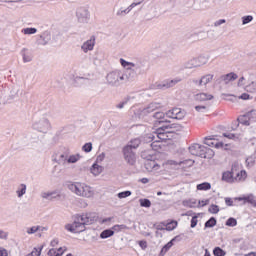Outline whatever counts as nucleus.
Returning a JSON list of instances; mask_svg holds the SVG:
<instances>
[{"mask_svg": "<svg viewBox=\"0 0 256 256\" xmlns=\"http://www.w3.org/2000/svg\"><path fill=\"white\" fill-rule=\"evenodd\" d=\"M72 224H66L65 229L70 233H83L87 229V225H93L99 219V216L93 212L76 214L73 217Z\"/></svg>", "mask_w": 256, "mask_h": 256, "instance_id": "nucleus-1", "label": "nucleus"}, {"mask_svg": "<svg viewBox=\"0 0 256 256\" xmlns=\"http://www.w3.org/2000/svg\"><path fill=\"white\" fill-rule=\"evenodd\" d=\"M161 123H164L161 127L156 130L157 137L159 139H167L168 133H175L176 131H182L183 125L173 122V120H162Z\"/></svg>", "mask_w": 256, "mask_h": 256, "instance_id": "nucleus-2", "label": "nucleus"}, {"mask_svg": "<svg viewBox=\"0 0 256 256\" xmlns=\"http://www.w3.org/2000/svg\"><path fill=\"white\" fill-rule=\"evenodd\" d=\"M188 149L189 153L195 157H201L202 159H213L215 157V151L213 149L201 144H192Z\"/></svg>", "mask_w": 256, "mask_h": 256, "instance_id": "nucleus-3", "label": "nucleus"}, {"mask_svg": "<svg viewBox=\"0 0 256 256\" xmlns=\"http://www.w3.org/2000/svg\"><path fill=\"white\" fill-rule=\"evenodd\" d=\"M68 189L80 197H91V187L80 182L68 184Z\"/></svg>", "mask_w": 256, "mask_h": 256, "instance_id": "nucleus-4", "label": "nucleus"}, {"mask_svg": "<svg viewBox=\"0 0 256 256\" xmlns=\"http://www.w3.org/2000/svg\"><path fill=\"white\" fill-rule=\"evenodd\" d=\"M123 72L115 70L107 74L106 81L111 87H119L123 85Z\"/></svg>", "mask_w": 256, "mask_h": 256, "instance_id": "nucleus-5", "label": "nucleus"}, {"mask_svg": "<svg viewBox=\"0 0 256 256\" xmlns=\"http://www.w3.org/2000/svg\"><path fill=\"white\" fill-rule=\"evenodd\" d=\"M163 104L161 102H151L143 109H140L138 112L139 119H145V117H149L153 111H157V109H162Z\"/></svg>", "mask_w": 256, "mask_h": 256, "instance_id": "nucleus-6", "label": "nucleus"}, {"mask_svg": "<svg viewBox=\"0 0 256 256\" xmlns=\"http://www.w3.org/2000/svg\"><path fill=\"white\" fill-rule=\"evenodd\" d=\"M32 127L35 131H39V133H47V131L51 129V123H49L47 118H41L40 120L35 121Z\"/></svg>", "mask_w": 256, "mask_h": 256, "instance_id": "nucleus-7", "label": "nucleus"}, {"mask_svg": "<svg viewBox=\"0 0 256 256\" xmlns=\"http://www.w3.org/2000/svg\"><path fill=\"white\" fill-rule=\"evenodd\" d=\"M122 153L124 156V160L128 165H135L137 163V157L135 155V152L129 148V146H124L122 149Z\"/></svg>", "mask_w": 256, "mask_h": 256, "instance_id": "nucleus-8", "label": "nucleus"}, {"mask_svg": "<svg viewBox=\"0 0 256 256\" xmlns=\"http://www.w3.org/2000/svg\"><path fill=\"white\" fill-rule=\"evenodd\" d=\"M185 115H187V112L181 108H172L168 112H166L167 119H173V120H181L185 118Z\"/></svg>", "mask_w": 256, "mask_h": 256, "instance_id": "nucleus-9", "label": "nucleus"}, {"mask_svg": "<svg viewBox=\"0 0 256 256\" xmlns=\"http://www.w3.org/2000/svg\"><path fill=\"white\" fill-rule=\"evenodd\" d=\"M76 17L78 23H89L91 14H89V9H87L86 7H79L76 10Z\"/></svg>", "mask_w": 256, "mask_h": 256, "instance_id": "nucleus-10", "label": "nucleus"}, {"mask_svg": "<svg viewBox=\"0 0 256 256\" xmlns=\"http://www.w3.org/2000/svg\"><path fill=\"white\" fill-rule=\"evenodd\" d=\"M132 67L134 70H136V73H138V75H143L147 73V71H149V62H147V60H139L137 62H134V64H132Z\"/></svg>", "mask_w": 256, "mask_h": 256, "instance_id": "nucleus-11", "label": "nucleus"}, {"mask_svg": "<svg viewBox=\"0 0 256 256\" xmlns=\"http://www.w3.org/2000/svg\"><path fill=\"white\" fill-rule=\"evenodd\" d=\"M139 73L132 67H128L125 72H123V83H132L137 79Z\"/></svg>", "mask_w": 256, "mask_h": 256, "instance_id": "nucleus-12", "label": "nucleus"}, {"mask_svg": "<svg viewBox=\"0 0 256 256\" xmlns=\"http://www.w3.org/2000/svg\"><path fill=\"white\" fill-rule=\"evenodd\" d=\"M237 167H239V164L234 163L232 164L231 171L223 172L222 181H225L226 183H235V178L233 177V171L237 170Z\"/></svg>", "mask_w": 256, "mask_h": 256, "instance_id": "nucleus-13", "label": "nucleus"}, {"mask_svg": "<svg viewBox=\"0 0 256 256\" xmlns=\"http://www.w3.org/2000/svg\"><path fill=\"white\" fill-rule=\"evenodd\" d=\"M181 79L175 78L172 80H164L161 83L157 84L158 89H170V87H175L177 83H179Z\"/></svg>", "mask_w": 256, "mask_h": 256, "instance_id": "nucleus-14", "label": "nucleus"}, {"mask_svg": "<svg viewBox=\"0 0 256 256\" xmlns=\"http://www.w3.org/2000/svg\"><path fill=\"white\" fill-rule=\"evenodd\" d=\"M95 47V36H91L89 40L83 43L81 49L84 53H89V51H93Z\"/></svg>", "mask_w": 256, "mask_h": 256, "instance_id": "nucleus-15", "label": "nucleus"}, {"mask_svg": "<svg viewBox=\"0 0 256 256\" xmlns=\"http://www.w3.org/2000/svg\"><path fill=\"white\" fill-rule=\"evenodd\" d=\"M49 41H51V33L46 31L38 36L36 43H37V45H47V43H49Z\"/></svg>", "mask_w": 256, "mask_h": 256, "instance_id": "nucleus-16", "label": "nucleus"}, {"mask_svg": "<svg viewBox=\"0 0 256 256\" xmlns=\"http://www.w3.org/2000/svg\"><path fill=\"white\" fill-rule=\"evenodd\" d=\"M181 236H175L172 240H170L168 243H166L161 251H160V256H165V254L169 251V249H171V247H173L174 245V241H181V239H179Z\"/></svg>", "mask_w": 256, "mask_h": 256, "instance_id": "nucleus-17", "label": "nucleus"}, {"mask_svg": "<svg viewBox=\"0 0 256 256\" xmlns=\"http://www.w3.org/2000/svg\"><path fill=\"white\" fill-rule=\"evenodd\" d=\"M20 55H22L23 63H31L33 61V52L27 48H23Z\"/></svg>", "mask_w": 256, "mask_h": 256, "instance_id": "nucleus-18", "label": "nucleus"}, {"mask_svg": "<svg viewBox=\"0 0 256 256\" xmlns=\"http://www.w3.org/2000/svg\"><path fill=\"white\" fill-rule=\"evenodd\" d=\"M235 199L236 201H244V203H249L250 205H253V207H256V196L253 194H249L244 197H237Z\"/></svg>", "mask_w": 256, "mask_h": 256, "instance_id": "nucleus-19", "label": "nucleus"}, {"mask_svg": "<svg viewBox=\"0 0 256 256\" xmlns=\"http://www.w3.org/2000/svg\"><path fill=\"white\" fill-rule=\"evenodd\" d=\"M238 77L239 76L234 72H230L228 74L222 75L220 77V81H224V83L227 85V83H231V81H235Z\"/></svg>", "mask_w": 256, "mask_h": 256, "instance_id": "nucleus-20", "label": "nucleus"}, {"mask_svg": "<svg viewBox=\"0 0 256 256\" xmlns=\"http://www.w3.org/2000/svg\"><path fill=\"white\" fill-rule=\"evenodd\" d=\"M195 101H211L213 99V95L207 93H199L194 96Z\"/></svg>", "mask_w": 256, "mask_h": 256, "instance_id": "nucleus-21", "label": "nucleus"}, {"mask_svg": "<svg viewBox=\"0 0 256 256\" xmlns=\"http://www.w3.org/2000/svg\"><path fill=\"white\" fill-rule=\"evenodd\" d=\"M70 151L68 148H64V151L62 154L59 155V158H58V163L59 165H65V162L67 161V159L69 158V155H70Z\"/></svg>", "mask_w": 256, "mask_h": 256, "instance_id": "nucleus-22", "label": "nucleus"}, {"mask_svg": "<svg viewBox=\"0 0 256 256\" xmlns=\"http://www.w3.org/2000/svg\"><path fill=\"white\" fill-rule=\"evenodd\" d=\"M139 145H141V138H134L125 147H129L133 151V149H139Z\"/></svg>", "mask_w": 256, "mask_h": 256, "instance_id": "nucleus-23", "label": "nucleus"}, {"mask_svg": "<svg viewBox=\"0 0 256 256\" xmlns=\"http://www.w3.org/2000/svg\"><path fill=\"white\" fill-rule=\"evenodd\" d=\"M238 123H240L241 125H245V127H249V125H251V119L248 116V113L238 117L237 119Z\"/></svg>", "mask_w": 256, "mask_h": 256, "instance_id": "nucleus-24", "label": "nucleus"}, {"mask_svg": "<svg viewBox=\"0 0 256 256\" xmlns=\"http://www.w3.org/2000/svg\"><path fill=\"white\" fill-rule=\"evenodd\" d=\"M162 225L165 227L166 231H175L179 223L176 220H171L168 223L163 222Z\"/></svg>", "mask_w": 256, "mask_h": 256, "instance_id": "nucleus-25", "label": "nucleus"}, {"mask_svg": "<svg viewBox=\"0 0 256 256\" xmlns=\"http://www.w3.org/2000/svg\"><path fill=\"white\" fill-rule=\"evenodd\" d=\"M213 81V74H206L201 77L199 82V87H203V85H207Z\"/></svg>", "mask_w": 256, "mask_h": 256, "instance_id": "nucleus-26", "label": "nucleus"}, {"mask_svg": "<svg viewBox=\"0 0 256 256\" xmlns=\"http://www.w3.org/2000/svg\"><path fill=\"white\" fill-rule=\"evenodd\" d=\"M90 171L92 173V175H101V173L103 172V167L100 166L99 164H97V162H95L91 168H90Z\"/></svg>", "mask_w": 256, "mask_h": 256, "instance_id": "nucleus-27", "label": "nucleus"}, {"mask_svg": "<svg viewBox=\"0 0 256 256\" xmlns=\"http://www.w3.org/2000/svg\"><path fill=\"white\" fill-rule=\"evenodd\" d=\"M114 235L115 231L111 228H108L100 233V239H109V237H113Z\"/></svg>", "mask_w": 256, "mask_h": 256, "instance_id": "nucleus-28", "label": "nucleus"}, {"mask_svg": "<svg viewBox=\"0 0 256 256\" xmlns=\"http://www.w3.org/2000/svg\"><path fill=\"white\" fill-rule=\"evenodd\" d=\"M114 13H116V17H119L121 19V18L125 17L126 15H129V13H131V12H130L129 8L124 9L123 7H121L117 10L114 9Z\"/></svg>", "mask_w": 256, "mask_h": 256, "instance_id": "nucleus-29", "label": "nucleus"}, {"mask_svg": "<svg viewBox=\"0 0 256 256\" xmlns=\"http://www.w3.org/2000/svg\"><path fill=\"white\" fill-rule=\"evenodd\" d=\"M165 113L163 112H155L153 114V118L154 119H157L159 125H161L163 123V125H165V122H161V121H165V120H168L167 118H165Z\"/></svg>", "mask_w": 256, "mask_h": 256, "instance_id": "nucleus-30", "label": "nucleus"}, {"mask_svg": "<svg viewBox=\"0 0 256 256\" xmlns=\"http://www.w3.org/2000/svg\"><path fill=\"white\" fill-rule=\"evenodd\" d=\"M193 39H197V41H203V39H207V32L200 31L192 34Z\"/></svg>", "mask_w": 256, "mask_h": 256, "instance_id": "nucleus-31", "label": "nucleus"}, {"mask_svg": "<svg viewBox=\"0 0 256 256\" xmlns=\"http://www.w3.org/2000/svg\"><path fill=\"white\" fill-rule=\"evenodd\" d=\"M215 225H217V218L212 216L205 222L204 227L205 229H212Z\"/></svg>", "mask_w": 256, "mask_h": 256, "instance_id": "nucleus-32", "label": "nucleus"}, {"mask_svg": "<svg viewBox=\"0 0 256 256\" xmlns=\"http://www.w3.org/2000/svg\"><path fill=\"white\" fill-rule=\"evenodd\" d=\"M185 69H195L199 67V64L197 63V60L195 58L189 60L184 64Z\"/></svg>", "mask_w": 256, "mask_h": 256, "instance_id": "nucleus-33", "label": "nucleus"}, {"mask_svg": "<svg viewBox=\"0 0 256 256\" xmlns=\"http://www.w3.org/2000/svg\"><path fill=\"white\" fill-rule=\"evenodd\" d=\"M217 136H207L204 138V145H208V147H215V140Z\"/></svg>", "mask_w": 256, "mask_h": 256, "instance_id": "nucleus-34", "label": "nucleus"}, {"mask_svg": "<svg viewBox=\"0 0 256 256\" xmlns=\"http://www.w3.org/2000/svg\"><path fill=\"white\" fill-rule=\"evenodd\" d=\"M196 189L198 191H209V189H211V183L209 182L200 183L196 186Z\"/></svg>", "mask_w": 256, "mask_h": 256, "instance_id": "nucleus-35", "label": "nucleus"}, {"mask_svg": "<svg viewBox=\"0 0 256 256\" xmlns=\"http://www.w3.org/2000/svg\"><path fill=\"white\" fill-rule=\"evenodd\" d=\"M16 193H17V197H19V198L23 197V195H25L27 193V185L26 184H20Z\"/></svg>", "mask_w": 256, "mask_h": 256, "instance_id": "nucleus-36", "label": "nucleus"}, {"mask_svg": "<svg viewBox=\"0 0 256 256\" xmlns=\"http://www.w3.org/2000/svg\"><path fill=\"white\" fill-rule=\"evenodd\" d=\"M183 207H189V209H195L197 207V201L196 200H184L182 202Z\"/></svg>", "mask_w": 256, "mask_h": 256, "instance_id": "nucleus-37", "label": "nucleus"}, {"mask_svg": "<svg viewBox=\"0 0 256 256\" xmlns=\"http://www.w3.org/2000/svg\"><path fill=\"white\" fill-rule=\"evenodd\" d=\"M63 199V194L53 191L50 192V201L56 200V201H61Z\"/></svg>", "mask_w": 256, "mask_h": 256, "instance_id": "nucleus-38", "label": "nucleus"}, {"mask_svg": "<svg viewBox=\"0 0 256 256\" xmlns=\"http://www.w3.org/2000/svg\"><path fill=\"white\" fill-rule=\"evenodd\" d=\"M213 255H214V256H226V255H227V252H225V250H223L221 247L216 246V247L213 249Z\"/></svg>", "mask_w": 256, "mask_h": 256, "instance_id": "nucleus-39", "label": "nucleus"}, {"mask_svg": "<svg viewBox=\"0 0 256 256\" xmlns=\"http://www.w3.org/2000/svg\"><path fill=\"white\" fill-rule=\"evenodd\" d=\"M140 207H145L146 209H149L151 207V200L147 198H142L139 200Z\"/></svg>", "mask_w": 256, "mask_h": 256, "instance_id": "nucleus-40", "label": "nucleus"}, {"mask_svg": "<svg viewBox=\"0 0 256 256\" xmlns=\"http://www.w3.org/2000/svg\"><path fill=\"white\" fill-rule=\"evenodd\" d=\"M41 251H43V245L38 248H34L32 252H30L26 256H41Z\"/></svg>", "mask_w": 256, "mask_h": 256, "instance_id": "nucleus-41", "label": "nucleus"}, {"mask_svg": "<svg viewBox=\"0 0 256 256\" xmlns=\"http://www.w3.org/2000/svg\"><path fill=\"white\" fill-rule=\"evenodd\" d=\"M195 59L199 67H201L202 65H207V61H209V58L205 56H199L198 58H195Z\"/></svg>", "mask_w": 256, "mask_h": 256, "instance_id": "nucleus-42", "label": "nucleus"}, {"mask_svg": "<svg viewBox=\"0 0 256 256\" xmlns=\"http://www.w3.org/2000/svg\"><path fill=\"white\" fill-rule=\"evenodd\" d=\"M82 151H84V153H91V151H93V143L91 142H87L82 146Z\"/></svg>", "mask_w": 256, "mask_h": 256, "instance_id": "nucleus-43", "label": "nucleus"}, {"mask_svg": "<svg viewBox=\"0 0 256 256\" xmlns=\"http://www.w3.org/2000/svg\"><path fill=\"white\" fill-rule=\"evenodd\" d=\"M22 33L24 35H35V33H37V28H23Z\"/></svg>", "mask_w": 256, "mask_h": 256, "instance_id": "nucleus-44", "label": "nucleus"}, {"mask_svg": "<svg viewBox=\"0 0 256 256\" xmlns=\"http://www.w3.org/2000/svg\"><path fill=\"white\" fill-rule=\"evenodd\" d=\"M132 192L130 190H126L117 194L118 199H127V197H131Z\"/></svg>", "mask_w": 256, "mask_h": 256, "instance_id": "nucleus-45", "label": "nucleus"}, {"mask_svg": "<svg viewBox=\"0 0 256 256\" xmlns=\"http://www.w3.org/2000/svg\"><path fill=\"white\" fill-rule=\"evenodd\" d=\"M81 159V155L76 154V155H70L68 156V159L66 160L67 163H77Z\"/></svg>", "mask_w": 256, "mask_h": 256, "instance_id": "nucleus-46", "label": "nucleus"}, {"mask_svg": "<svg viewBox=\"0 0 256 256\" xmlns=\"http://www.w3.org/2000/svg\"><path fill=\"white\" fill-rule=\"evenodd\" d=\"M226 227H237V219L230 217L225 223Z\"/></svg>", "mask_w": 256, "mask_h": 256, "instance_id": "nucleus-47", "label": "nucleus"}, {"mask_svg": "<svg viewBox=\"0 0 256 256\" xmlns=\"http://www.w3.org/2000/svg\"><path fill=\"white\" fill-rule=\"evenodd\" d=\"M120 65H122V67H124L126 69H129V67H131L133 69L134 62H129V61L121 58Z\"/></svg>", "mask_w": 256, "mask_h": 256, "instance_id": "nucleus-48", "label": "nucleus"}, {"mask_svg": "<svg viewBox=\"0 0 256 256\" xmlns=\"http://www.w3.org/2000/svg\"><path fill=\"white\" fill-rule=\"evenodd\" d=\"M129 101H131L130 96H127L126 98L123 99L122 102H120L119 104L116 105V109H123V107H125V105H127V103H129Z\"/></svg>", "mask_w": 256, "mask_h": 256, "instance_id": "nucleus-49", "label": "nucleus"}, {"mask_svg": "<svg viewBox=\"0 0 256 256\" xmlns=\"http://www.w3.org/2000/svg\"><path fill=\"white\" fill-rule=\"evenodd\" d=\"M112 231H114V233H119V231H123V229H127V226L125 224H116L114 225L112 228Z\"/></svg>", "mask_w": 256, "mask_h": 256, "instance_id": "nucleus-50", "label": "nucleus"}, {"mask_svg": "<svg viewBox=\"0 0 256 256\" xmlns=\"http://www.w3.org/2000/svg\"><path fill=\"white\" fill-rule=\"evenodd\" d=\"M246 91L248 93H256V82H251L249 85H247Z\"/></svg>", "mask_w": 256, "mask_h": 256, "instance_id": "nucleus-51", "label": "nucleus"}, {"mask_svg": "<svg viewBox=\"0 0 256 256\" xmlns=\"http://www.w3.org/2000/svg\"><path fill=\"white\" fill-rule=\"evenodd\" d=\"M208 212L212 213L213 215H217V213H219V206L216 204H212L209 208H208Z\"/></svg>", "mask_w": 256, "mask_h": 256, "instance_id": "nucleus-52", "label": "nucleus"}, {"mask_svg": "<svg viewBox=\"0 0 256 256\" xmlns=\"http://www.w3.org/2000/svg\"><path fill=\"white\" fill-rule=\"evenodd\" d=\"M141 157L146 159V161H155V155L147 154V152H142Z\"/></svg>", "mask_w": 256, "mask_h": 256, "instance_id": "nucleus-53", "label": "nucleus"}, {"mask_svg": "<svg viewBox=\"0 0 256 256\" xmlns=\"http://www.w3.org/2000/svg\"><path fill=\"white\" fill-rule=\"evenodd\" d=\"M248 113V117L251 123H256V110H251Z\"/></svg>", "mask_w": 256, "mask_h": 256, "instance_id": "nucleus-54", "label": "nucleus"}, {"mask_svg": "<svg viewBox=\"0 0 256 256\" xmlns=\"http://www.w3.org/2000/svg\"><path fill=\"white\" fill-rule=\"evenodd\" d=\"M197 219H199V216H197V215H194L192 217L191 222H190L191 229H195V227H197V223H199V220H197Z\"/></svg>", "mask_w": 256, "mask_h": 256, "instance_id": "nucleus-55", "label": "nucleus"}, {"mask_svg": "<svg viewBox=\"0 0 256 256\" xmlns=\"http://www.w3.org/2000/svg\"><path fill=\"white\" fill-rule=\"evenodd\" d=\"M253 21V16L251 15H246L242 17V25H247Z\"/></svg>", "mask_w": 256, "mask_h": 256, "instance_id": "nucleus-56", "label": "nucleus"}, {"mask_svg": "<svg viewBox=\"0 0 256 256\" xmlns=\"http://www.w3.org/2000/svg\"><path fill=\"white\" fill-rule=\"evenodd\" d=\"M41 229V226H32L28 228L27 233L28 235H33V233H37Z\"/></svg>", "mask_w": 256, "mask_h": 256, "instance_id": "nucleus-57", "label": "nucleus"}, {"mask_svg": "<svg viewBox=\"0 0 256 256\" xmlns=\"http://www.w3.org/2000/svg\"><path fill=\"white\" fill-rule=\"evenodd\" d=\"M175 1L176 0H162V3L170 7V9H173V7H175Z\"/></svg>", "mask_w": 256, "mask_h": 256, "instance_id": "nucleus-58", "label": "nucleus"}, {"mask_svg": "<svg viewBox=\"0 0 256 256\" xmlns=\"http://www.w3.org/2000/svg\"><path fill=\"white\" fill-rule=\"evenodd\" d=\"M141 3H143V0L139 1V2H133L132 4H130L127 8L128 11H133V9H135V7H137V5H141Z\"/></svg>", "mask_w": 256, "mask_h": 256, "instance_id": "nucleus-59", "label": "nucleus"}, {"mask_svg": "<svg viewBox=\"0 0 256 256\" xmlns=\"http://www.w3.org/2000/svg\"><path fill=\"white\" fill-rule=\"evenodd\" d=\"M237 177H239V181H241V179H245L247 177V171L241 170L237 173Z\"/></svg>", "mask_w": 256, "mask_h": 256, "instance_id": "nucleus-60", "label": "nucleus"}, {"mask_svg": "<svg viewBox=\"0 0 256 256\" xmlns=\"http://www.w3.org/2000/svg\"><path fill=\"white\" fill-rule=\"evenodd\" d=\"M239 99H242L243 101H247L249 99H252L251 95H249L248 93H243L239 96Z\"/></svg>", "mask_w": 256, "mask_h": 256, "instance_id": "nucleus-61", "label": "nucleus"}, {"mask_svg": "<svg viewBox=\"0 0 256 256\" xmlns=\"http://www.w3.org/2000/svg\"><path fill=\"white\" fill-rule=\"evenodd\" d=\"M105 160V153H101L100 155L97 156L96 158V163H102V161Z\"/></svg>", "mask_w": 256, "mask_h": 256, "instance_id": "nucleus-62", "label": "nucleus"}, {"mask_svg": "<svg viewBox=\"0 0 256 256\" xmlns=\"http://www.w3.org/2000/svg\"><path fill=\"white\" fill-rule=\"evenodd\" d=\"M138 245H139V247H141V249L145 250V249L147 248V241H145V240H140V241L138 242Z\"/></svg>", "mask_w": 256, "mask_h": 256, "instance_id": "nucleus-63", "label": "nucleus"}, {"mask_svg": "<svg viewBox=\"0 0 256 256\" xmlns=\"http://www.w3.org/2000/svg\"><path fill=\"white\" fill-rule=\"evenodd\" d=\"M48 256H58L57 255V249L52 248L48 251Z\"/></svg>", "mask_w": 256, "mask_h": 256, "instance_id": "nucleus-64", "label": "nucleus"}]
</instances>
